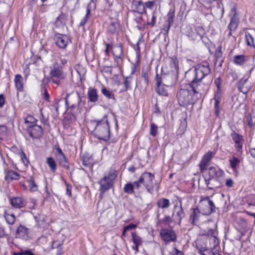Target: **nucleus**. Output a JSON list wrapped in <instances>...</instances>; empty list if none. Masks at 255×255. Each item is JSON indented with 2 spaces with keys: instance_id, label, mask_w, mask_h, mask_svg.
<instances>
[{
  "instance_id": "obj_5",
  "label": "nucleus",
  "mask_w": 255,
  "mask_h": 255,
  "mask_svg": "<svg viewBox=\"0 0 255 255\" xmlns=\"http://www.w3.org/2000/svg\"><path fill=\"white\" fill-rule=\"evenodd\" d=\"M224 174L223 170L218 167H211L209 170V177H204L206 186L210 190L220 186L219 180Z\"/></svg>"
},
{
  "instance_id": "obj_57",
  "label": "nucleus",
  "mask_w": 255,
  "mask_h": 255,
  "mask_svg": "<svg viewBox=\"0 0 255 255\" xmlns=\"http://www.w3.org/2000/svg\"><path fill=\"white\" fill-rule=\"evenodd\" d=\"M171 254V255H183V253L176 248H173Z\"/></svg>"
},
{
  "instance_id": "obj_63",
  "label": "nucleus",
  "mask_w": 255,
  "mask_h": 255,
  "mask_svg": "<svg viewBox=\"0 0 255 255\" xmlns=\"http://www.w3.org/2000/svg\"><path fill=\"white\" fill-rule=\"evenodd\" d=\"M6 233L4 229L2 226H0V238H3L6 236Z\"/></svg>"
},
{
  "instance_id": "obj_3",
  "label": "nucleus",
  "mask_w": 255,
  "mask_h": 255,
  "mask_svg": "<svg viewBox=\"0 0 255 255\" xmlns=\"http://www.w3.org/2000/svg\"><path fill=\"white\" fill-rule=\"evenodd\" d=\"M92 123L95 125L93 134L99 139L108 140L110 139V127L107 117L105 116L100 121H94Z\"/></svg>"
},
{
  "instance_id": "obj_43",
  "label": "nucleus",
  "mask_w": 255,
  "mask_h": 255,
  "mask_svg": "<svg viewBox=\"0 0 255 255\" xmlns=\"http://www.w3.org/2000/svg\"><path fill=\"white\" fill-rule=\"evenodd\" d=\"M167 23L172 24L175 16L174 10H170L167 14Z\"/></svg>"
},
{
  "instance_id": "obj_40",
  "label": "nucleus",
  "mask_w": 255,
  "mask_h": 255,
  "mask_svg": "<svg viewBox=\"0 0 255 255\" xmlns=\"http://www.w3.org/2000/svg\"><path fill=\"white\" fill-rule=\"evenodd\" d=\"M134 185L131 183H128L125 185L124 191L128 194H131L133 192Z\"/></svg>"
},
{
  "instance_id": "obj_42",
  "label": "nucleus",
  "mask_w": 255,
  "mask_h": 255,
  "mask_svg": "<svg viewBox=\"0 0 255 255\" xmlns=\"http://www.w3.org/2000/svg\"><path fill=\"white\" fill-rule=\"evenodd\" d=\"M102 94L107 98L111 99H114V95L113 93L109 90H107L106 88H104L102 89Z\"/></svg>"
},
{
  "instance_id": "obj_39",
  "label": "nucleus",
  "mask_w": 255,
  "mask_h": 255,
  "mask_svg": "<svg viewBox=\"0 0 255 255\" xmlns=\"http://www.w3.org/2000/svg\"><path fill=\"white\" fill-rule=\"evenodd\" d=\"M64 15L61 13L58 17H57L55 21V26L57 27L63 28L64 27Z\"/></svg>"
},
{
  "instance_id": "obj_51",
  "label": "nucleus",
  "mask_w": 255,
  "mask_h": 255,
  "mask_svg": "<svg viewBox=\"0 0 255 255\" xmlns=\"http://www.w3.org/2000/svg\"><path fill=\"white\" fill-rule=\"evenodd\" d=\"M165 75H161L160 76L158 74H156L155 76V81L156 82V87L161 86L162 82L164 78H165Z\"/></svg>"
},
{
  "instance_id": "obj_60",
  "label": "nucleus",
  "mask_w": 255,
  "mask_h": 255,
  "mask_svg": "<svg viewBox=\"0 0 255 255\" xmlns=\"http://www.w3.org/2000/svg\"><path fill=\"white\" fill-rule=\"evenodd\" d=\"M21 160H22V162L24 164L26 165V164H27L28 163V160H27V158L26 157V155L23 152L21 154Z\"/></svg>"
},
{
  "instance_id": "obj_26",
  "label": "nucleus",
  "mask_w": 255,
  "mask_h": 255,
  "mask_svg": "<svg viewBox=\"0 0 255 255\" xmlns=\"http://www.w3.org/2000/svg\"><path fill=\"white\" fill-rule=\"evenodd\" d=\"M119 27V25L116 20H112L108 24L107 28L108 32L111 34H114L117 31Z\"/></svg>"
},
{
  "instance_id": "obj_8",
  "label": "nucleus",
  "mask_w": 255,
  "mask_h": 255,
  "mask_svg": "<svg viewBox=\"0 0 255 255\" xmlns=\"http://www.w3.org/2000/svg\"><path fill=\"white\" fill-rule=\"evenodd\" d=\"M205 30L202 26H196L195 27V31L190 27H187L185 34L190 40L195 41L199 39L202 40L205 42L206 37L204 36Z\"/></svg>"
},
{
  "instance_id": "obj_29",
  "label": "nucleus",
  "mask_w": 255,
  "mask_h": 255,
  "mask_svg": "<svg viewBox=\"0 0 255 255\" xmlns=\"http://www.w3.org/2000/svg\"><path fill=\"white\" fill-rule=\"evenodd\" d=\"M167 88V86L165 85H161L156 87L155 90L158 95L167 97L168 96Z\"/></svg>"
},
{
  "instance_id": "obj_61",
  "label": "nucleus",
  "mask_w": 255,
  "mask_h": 255,
  "mask_svg": "<svg viewBox=\"0 0 255 255\" xmlns=\"http://www.w3.org/2000/svg\"><path fill=\"white\" fill-rule=\"evenodd\" d=\"M118 50L119 51V54L118 55H115V59L116 60H118L119 59H121V56L122 55V48L121 47H118Z\"/></svg>"
},
{
  "instance_id": "obj_30",
  "label": "nucleus",
  "mask_w": 255,
  "mask_h": 255,
  "mask_svg": "<svg viewBox=\"0 0 255 255\" xmlns=\"http://www.w3.org/2000/svg\"><path fill=\"white\" fill-rule=\"evenodd\" d=\"M229 162L231 167L235 171L239 166L241 159L235 156H233L229 159Z\"/></svg>"
},
{
  "instance_id": "obj_24",
  "label": "nucleus",
  "mask_w": 255,
  "mask_h": 255,
  "mask_svg": "<svg viewBox=\"0 0 255 255\" xmlns=\"http://www.w3.org/2000/svg\"><path fill=\"white\" fill-rule=\"evenodd\" d=\"M88 98L89 101L95 103L98 101L97 91L94 88H89L88 92Z\"/></svg>"
},
{
  "instance_id": "obj_1",
  "label": "nucleus",
  "mask_w": 255,
  "mask_h": 255,
  "mask_svg": "<svg viewBox=\"0 0 255 255\" xmlns=\"http://www.w3.org/2000/svg\"><path fill=\"white\" fill-rule=\"evenodd\" d=\"M197 84L193 82L188 84L187 89H180L177 93V99L180 106H186L192 104L201 97L205 89L197 87Z\"/></svg>"
},
{
  "instance_id": "obj_49",
  "label": "nucleus",
  "mask_w": 255,
  "mask_h": 255,
  "mask_svg": "<svg viewBox=\"0 0 255 255\" xmlns=\"http://www.w3.org/2000/svg\"><path fill=\"white\" fill-rule=\"evenodd\" d=\"M156 0H148L144 3L145 9H152L155 4Z\"/></svg>"
},
{
  "instance_id": "obj_25",
  "label": "nucleus",
  "mask_w": 255,
  "mask_h": 255,
  "mask_svg": "<svg viewBox=\"0 0 255 255\" xmlns=\"http://www.w3.org/2000/svg\"><path fill=\"white\" fill-rule=\"evenodd\" d=\"M247 61V57L244 55H237L234 57L233 62L236 65L242 66Z\"/></svg>"
},
{
  "instance_id": "obj_59",
  "label": "nucleus",
  "mask_w": 255,
  "mask_h": 255,
  "mask_svg": "<svg viewBox=\"0 0 255 255\" xmlns=\"http://www.w3.org/2000/svg\"><path fill=\"white\" fill-rule=\"evenodd\" d=\"M7 242L10 247H13L14 245V239L12 237H7Z\"/></svg>"
},
{
  "instance_id": "obj_6",
  "label": "nucleus",
  "mask_w": 255,
  "mask_h": 255,
  "mask_svg": "<svg viewBox=\"0 0 255 255\" xmlns=\"http://www.w3.org/2000/svg\"><path fill=\"white\" fill-rule=\"evenodd\" d=\"M117 178V174L114 170H110L104 174V177L99 181V190L104 193L113 187L114 181Z\"/></svg>"
},
{
  "instance_id": "obj_4",
  "label": "nucleus",
  "mask_w": 255,
  "mask_h": 255,
  "mask_svg": "<svg viewBox=\"0 0 255 255\" xmlns=\"http://www.w3.org/2000/svg\"><path fill=\"white\" fill-rule=\"evenodd\" d=\"M211 72L209 65L207 62H203L202 64H197L193 71L194 74V78L192 80L191 83L195 82L197 87L203 89V84L201 83V81L205 77L209 75Z\"/></svg>"
},
{
  "instance_id": "obj_53",
  "label": "nucleus",
  "mask_w": 255,
  "mask_h": 255,
  "mask_svg": "<svg viewBox=\"0 0 255 255\" xmlns=\"http://www.w3.org/2000/svg\"><path fill=\"white\" fill-rule=\"evenodd\" d=\"M36 121V120L32 116H28L25 119V123L26 124L30 123V125H36L34 124Z\"/></svg>"
},
{
  "instance_id": "obj_16",
  "label": "nucleus",
  "mask_w": 255,
  "mask_h": 255,
  "mask_svg": "<svg viewBox=\"0 0 255 255\" xmlns=\"http://www.w3.org/2000/svg\"><path fill=\"white\" fill-rule=\"evenodd\" d=\"M214 156V153L212 151H208L203 156L199 165L201 172H203L207 169V166Z\"/></svg>"
},
{
  "instance_id": "obj_18",
  "label": "nucleus",
  "mask_w": 255,
  "mask_h": 255,
  "mask_svg": "<svg viewBox=\"0 0 255 255\" xmlns=\"http://www.w3.org/2000/svg\"><path fill=\"white\" fill-rule=\"evenodd\" d=\"M248 77H244L238 82V89L243 94L246 95L251 89V84H248Z\"/></svg>"
},
{
  "instance_id": "obj_17",
  "label": "nucleus",
  "mask_w": 255,
  "mask_h": 255,
  "mask_svg": "<svg viewBox=\"0 0 255 255\" xmlns=\"http://www.w3.org/2000/svg\"><path fill=\"white\" fill-rule=\"evenodd\" d=\"M62 69L59 67L57 64L53 65V67L50 71V76L52 78V81L57 85L60 83V79L62 77Z\"/></svg>"
},
{
  "instance_id": "obj_9",
  "label": "nucleus",
  "mask_w": 255,
  "mask_h": 255,
  "mask_svg": "<svg viewBox=\"0 0 255 255\" xmlns=\"http://www.w3.org/2000/svg\"><path fill=\"white\" fill-rule=\"evenodd\" d=\"M154 175L149 172H144L139 177V182H142V184L149 193H151L153 186Z\"/></svg>"
},
{
  "instance_id": "obj_55",
  "label": "nucleus",
  "mask_w": 255,
  "mask_h": 255,
  "mask_svg": "<svg viewBox=\"0 0 255 255\" xmlns=\"http://www.w3.org/2000/svg\"><path fill=\"white\" fill-rule=\"evenodd\" d=\"M222 83L221 78L220 77H218L215 79L214 83L217 87V91L220 92L221 91V85Z\"/></svg>"
},
{
  "instance_id": "obj_21",
  "label": "nucleus",
  "mask_w": 255,
  "mask_h": 255,
  "mask_svg": "<svg viewBox=\"0 0 255 255\" xmlns=\"http://www.w3.org/2000/svg\"><path fill=\"white\" fill-rule=\"evenodd\" d=\"M197 248L201 255H220L219 250L216 248L211 249L203 247L199 248L198 246Z\"/></svg>"
},
{
  "instance_id": "obj_35",
  "label": "nucleus",
  "mask_w": 255,
  "mask_h": 255,
  "mask_svg": "<svg viewBox=\"0 0 255 255\" xmlns=\"http://www.w3.org/2000/svg\"><path fill=\"white\" fill-rule=\"evenodd\" d=\"M132 241L134 245H141L142 243V239L137 235L136 232L131 233Z\"/></svg>"
},
{
  "instance_id": "obj_52",
  "label": "nucleus",
  "mask_w": 255,
  "mask_h": 255,
  "mask_svg": "<svg viewBox=\"0 0 255 255\" xmlns=\"http://www.w3.org/2000/svg\"><path fill=\"white\" fill-rule=\"evenodd\" d=\"M134 20L135 22L141 25H143L144 24L143 19L142 17L141 14H138V15L135 16Z\"/></svg>"
},
{
  "instance_id": "obj_58",
  "label": "nucleus",
  "mask_w": 255,
  "mask_h": 255,
  "mask_svg": "<svg viewBox=\"0 0 255 255\" xmlns=\"http://www.w3.org/2000/svg\"><path fill=\"white\" fill-rule=\"evenodd\" d=\"M142 76L144 79V81L146 85H148L149 84V79L148 76L147 72H142Z\"/></svg>"
},
{
  "instance_id": "obj_10",
  "label": "nucleus",
  "mask_w": 255,
  "mask_h": 255,
  "mask_svg": "<svg viewBox=\"0 0 255 255\" xmlns=\"http://www.w3.org/2000/svg\"><path fill=\"white\" fill-rule=\"evenodd\" d=\"M14 165L11 163H6L3 161V169L5 173V179L7 182L13 180H18L19 178V174L12 170Z\"/></svg>"
},
{
  "instance_id": "obj_41",
  "label": "nucleus",
  "mask_w": 255,
  "mask_h": 255,
  "mask_svg": "<svg viewBox=\"0 0 255 255\" xmlns=\"http://www.w3.org/2000/svg\"><path fill=\"white\" fill-rule=\"evenodd\" d=\"M28 186L31 191H35L37 190V186L32 177H31L28 181Z\"/></svg>"
},
{
  "instance_id": "obj_33",
  "label": "nucleus",
  "mask_w": 255,
  "mask_h": 255,
  "mask_svg": "<svg viewBox=\"0 0 255 255\" xmlns=\"http://www.w3.org/2000/svg\"><path fill=\"white\" fill-rule=\"evenodd\" d=\"M90 6H87L86 8V13L85 15L84 16L83 18L81 19V21L79 24V26L84 27L86 23L87 22L91 13V11L92 9L90 8Z\"/></svg>"
},
{
  "instance_id": "obj_44",
  "label": "nucleus",
  "mask_w": 255,
  "mask_h": 255,
  "mask_svg": "<svg viewBox=\"0 0 255 255\" xmlns=\"http://www.w3.org/2000/svg\"><path fill=\"white\" fill-rule=\"evenodd\" d=\"M214 100L215 101V113L217 117H219L220 115V101L218 98H217L215 96L214 98Z\"/></svg>"
},
{
  "instance_id": "obj_34",
  "label": "nucleus",
  "mask_w": 255,
  "mask_h": 255,
  "mask_svg": "<svg viewBox=\"0 0 255 255\" xmlns=\"http://www.w3.org/2000/svg\"><path fill=\"white\" fill-rule=\"evenodd\" d=\"M4 218L6 222L8 224L12 225L15 222V217L12 213L5 212L4 214Z\"/></svg>"
},
{
  "instance_id": "obj_50",
  "label": "nucleus",
  "mask_w": 255,
  "mask_h": 255,
  "mask_svg": "<svg viewBox=\"0 0 255 255\" xmlns=\"http://www.w3.org/2000/svg\"><path fill=\"white\" fill-rule=\"evenodd\" d=\"M131 79V78L130 77H127L125 78L124 82V85L125 87V89L124 90L125 91L128 90L130 88Z\"/></svg>"
},
{
  "instance_id": "obj_47",
  "label": "nucleus",
  "mask_w": 255,
  "mask_h": 255,
  "mask_svg": "<svg viewBox=\"0 0 255 255\" xmlns=\"http://www.w3.org/2000/svg\"><path fill=\"white\" fill-rule=\"evenodd\" d=\"M157 126L154 124L152 123L150 125V134L152 136H155L156 135L157 132Z\"/></svg>"
},
{
  "instance_id": "obj_32",
  "label": "nucleus",
  "mask_w": 255,
  "mask_h": 255,
  "mask_svg": "<svg viewBox=\"0 0 255 255\" xmlns=\"http://www.w3.org/2000/svg\"><path fill=\"white\" fill-rule=\"evenodd\" d=\"M54 39L56 45L60 48H64V37L62 35L57 33L55 34Z\"/></svg>"
},
{
  "instance_id": "obj_45",
  "label": "nucleus",
  "mask_w": 255,
  "mask_h": 255,
  "mask_svg": "<svg viewBox=\"0 0 255 255\" xmlns=\"http://www.w3.org/2000/svg\"><path fill=\"white\" fill-rule=\"evenodd\" d=\"M158 222L160 223H163L165 225L169 224L172 222V219L169 216H165V217L162 219H159V215H157Z\"/></svg>"
},
{
  "instance_id": "obj_12",
  "label": "nucleus",
  "mask_w": 255,
  "mask_h": 255,
  "mask_svg": "<svg viewBox=\"0 0 255 255\" xmlns=\"http://www.w3.org/2000/svg\"><path fill=\"white\" fill-rule=\"evenodd\" d=\"M172 216L175 222L180 224L181 220L185 217V213L182 206V202L180 201L179 204L177 203L174 205Z\"/></svg>"
},
{
  "instance_id": "obj_22",
  "label": "nucleus",
  "mask_w": 255,
  "mask_h": 255,
  "mask_svg": "<svg viewBox=\"0 0 255 255\" xmlns=\"http://www.w3.org/2000/svg\"><path fill=\"white\" fill-rule=\"evenodd\" d=\"M11 205L15 208H21L25 205L24 200L20 197H14L10 199Z\"/></svg>"
},
{
  "instance_id": "obj_20",
  "label": "nucleus",
  "mask_w": 255,
  "mask_h": 255,
  "mask_svg": "<svg viewBox=\"0 0 255 255\" xmlns=\"http://www.w3.org/2000/svg\"><path fill=\"white\" fill-rule=\"evenodd\" d=\"M201 214V213L198 207L192 208L189 217L190 222L193 225L195 224L199 220Z\"/></svg>"
},
{
  "instance_id": "obj_27",
  "label": "nucleus",
  "mask_w": 255,
  "mask_h": 255,
  "mask_svg": "<svg viewBox=\"0 0 255 255\" xmlns=\"http://www.w3.org/2000/svg\"><path fill=\"white\" fill-rule=\"evenodd\" d=\"M53 152L56 155L57 159L59 160L60 163L62 164L63 162L62 159L64 158V153L58 145H54L53 147Z\"/></svg>"
},
{
  "instance_id": "obj_37",
  "label": "nucleus",
  "mask_w": 255,
  "mask_h": 255,
  "mask_svg": "<svg viewBox=\"0 0 255 255\" xmlns=\"http://www.w3.org/2000/svg\"><path fill=\"white\" fill-rule=\"evenodd\" d=\"M231 136L235 143L240 141H244L243 136L236 133L235 131L232 132Z\"/></svg>"
},
{
  "instance_id": "obj_19",
  "label": "nucleus",
  "mask_w": 255,
  "mask_h": 255,
  "mask_svg": "<svg viewBox=\"0 0 255 255\" xmlns=\"http://www.w3.org/2000/svg\"><path fill=\"white\" fill-rule=\"evenodd\" d=\"M132 10L138 14H146V10L145 9L144 3L141 0H135L132 4Z\"/></svg>"
},
{
  "instance_id": "obj_7",
  "label": "nucleus",
  "mask_w": 255,
  "mask_h": 255,
  "mask_svg": "<svg viewBox=\"0 0 255 255\" xmlns=\"http://www.w3.org/2000/svg\"><path fill=\"white\" fill-rule=\"evenodd\" d=\"M198 208L203 215H209L216 211L214 203L208 196L201 198Z\"/></svg>"
},
{
  "instance_id": "obj_36",
  "label": "nucleus",
  "mask_w": 255,
  "mask_h": 255,
  "mask_svg": "<svg viewBox=\"0 0 255 255\" xmlns=\"http://www.w3.org/2000/svg\"><path fill=\"white\" fill-rule=\"evenodd\" d=\"M93 162V159L89 155L85 154L83 156V163L85 166L90 167L92 165Z\"/></svg>"
},
{
  "instance_id": "obj_2",
  "label": "nucleus",
  "mask_w": 255,
  "mask_h": 255,
  "mask_svg": "<svg viewBox=\"0 0 255 255\" xmlns=\"http://www.w3.org/2000/svg\"><path fill=\"white\" fill-rule=\"evenodd\" d=\"M81 98L78 93L68 95L65 98V103L68 108L65 112V121L72 122L75 120V114L78 109L81 108Z\"/></svg>"
},
{
  "instance_id": "obj_56",
  "label": "nucleus",
  "mask_w": 255,
  "mask_h": 255,
  "mask_svg": "<svg viewBox=\"0 0 255 255\" xmlns=\"http://www.w3.org/2000/svg\"><path fill=\"white\" fill-rule=\"evenodd\" d=\"M137 225L134 224H130L126 226L124 229H125V232H127L129 230L134 229L136 228Z\"/></svg>"
},
{
  "instance_id": "obj_14",
  "label": "nucleus",
  "mask_w": 255,
  "mask_h": 255,
  "mask_svg": "<svg viewBox=\"0 0 255 255\" xmlns=\"http://www.w3.org/2000/svg\"><path fill=\"white\" fill-rule=\"evenodd\" d=\"M27 131L29 135L33 138L40 137L43 133L42 128L37 125H28Z\"/></svg>"
},
{
  "instance_id": "obj_31",
  "label": "nucleus",
  "mask_w": 255,
  "mask_h": 255,
  "mask_svg": "<svg viewBox=\"0 0 255 255\" xmlns=\"http://www.w3.org/2000/svg\"><path fill=\"white\" fill-rule=\"evenodd\" d=\"M245 38L247 44L252 47H255V43L253 36L248 32H245Z\"/></svg>"
},
{
  "instance_id": "obj_23",
  "label": "nucleus",
  "mask_w": 255,
  "mask_h": 255,
  "mask_svg": "<svg viewBox=\"0 0 255 255\" xmlns=\"http://www.w3.org/2000/svg\"><path fill=\"white\" fill-rule=\"evenodd\" d=\"M15 87L18 91L23 90V78L20 74H16L14 79Z\"/></svg>"
},
{
  "instance_id": "obj_15",
  "label": "nucleus",
  "mask_w": 255,
  "mask_h": 255,
  "mask_svg": "<svg viewBox=\"0 0 255 255\" xmlns=\"http://www.w3.org/2000/svg\"><path fill=\"white\" fill-rule=\"evenodd\" d=\"M15 236L16 238L28 240L31 237V230L24 226L20 225L17 228Z\"/></svg>"
},
{
  "instance_id": "obj_46",
  "label": "nucleus",
  "mask_w": 255,
  "mask_h": 255,
  "mask_svg": "<svg viewBox=\"0 0 255 255\" xmlns=\"http://www.w3.org/2000/svg\"><path fill=\"white\" fill-rule=\"evenodd\" d=\"M243 141H240L235 143V149L240 154H242L243 152Z\"/></svg>"
},
{
  "instance_id": "obj_28",
  "label": "nucleus",
  "mask_w": 255,
  "mask_h": 255,
  "mask_svg": "<svg viewBox=\"0 0 255 255\" xmlns=\"http://www.w3.org/2000/svg\"><path fill=\"white\" fill-rule=\"evenodd\" d=\"M156 205L159 208L167 209L170 206V203L169 200L168 199L160 198L157 200Z\"/></svg>"
},
{
  "instance_id": "obj_38",
  "label": "nucleus",
  "mask_w": 255,
  "mask_h": 255,
  "mask_svg": "<svg viewBox=\"0 0 255 255\" xmlns=\"http://www.w3.org/2000/svg\"><path fill=\"white\" fill-rule=\"evenodd\" d=\"M47 163L50 169L52 171H55L56 169V164L55 160L52 157H48L47 158Z\"/></svg>"
},
{
  "instance_id": "obj_62",
  "label": "nucleus",
  "mask_w": 255,
  "mask_h": 255,
  "mask_svg": "<svg viewBox=\"0 0 255 255\" xmlns=\"http://www.w3.org/2000/svg\"><path fill=\"white\" fill-rule=\"evenodd\" d=\"M97 0H91L90 2L87 5V6H90V8L91 9L93 8H95L96 7V2Z\"/></svg>"
},
{
  "instance_id": "obj_13",
  "label": "nucleus",
  "mask_w": 255,
  "mask_h": 255,
  "mask_svg": "<svg viewBox=\"0 0 255 255\" xmlns=\"http://www.w3.org/2000/svg\"><path fill=\"white\" fill-rule=\"evenodd\" d=\"M160 234L162 240L166 243L176 240V234L172 229H163L161 230Z\"/></svg>"
},
{
  "instance_id": "obj_64",
  "label": "nucleus",
  "mask_w": 255,
  "mask_h": 255,
  "mask_svg": "<svg viewBox=\"0 0 255 255\" xmlns=\"http://www.w3.org/2000/svg\"><path fill=\"white\" fill-rule=\"evenodd\" d=\"M226 185L228 187H232L233 186V181L231 179H228L226 181Z\"/></svg>"
},
{
  "instance_id": "obj_48",
  "label": "nucleus",
  "mask_w": 255,
  "mask_h": 255,
  "mask_svg": "<svg viewBox=\"0 0 255 255\" xmlns=\"http://www.w3.org/2000/svg\"><path fill=\"white\" fill-rule=\"evenodd\" d=\"M157 12L155 10L152 12L151 21L150 22H148L147 24L150 25L152 27L154 26L155 24L157 17Z\"/></svg>"
},
{
  "instance_id": "obj_54",
  "label": "nucleus",
  "mask_w": 255,
  "mask_h": 255,
  "mask_svg": "<svg viewBox=\"0 0 255 255\" xmlns=\"http://www.w3.org/2000/svg\"><path fill=\"white\" fill-rule=\"evenodd\" d=\"M41 92L43 95L44 99L47 101H49L50 96L45 87H44L43 89H42Z\"/></svg>"
},
{
  "instance_id": "obj_11",
  "label": "nucleus",
  "mask_w": 255,
  "mask_h": 255,
  "mask_svg": "<svg viewBox=\"0 0 255 255\" xmlns=\"http://www.w3.org/2000/svg\"><path fill=\"white\" fill-rule=\"evenodd\" d=\"M229 16L230 17V21L228 26V28L229 30L228 35L231 36L232 34V31H235L237 28L239 22V18L238 17L236 8L235 6L231 8Z\"/></svg>"
}]
</instances>
